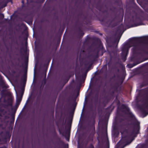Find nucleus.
Instances as JSON below:
<instances>
[{
    "instance_id": "nucleus-1",
    "label": "nucleus",
    "mask_w": 148,
    "mask_h": 148,
    "mask_svg": "<svg viewBox=\"0 0 148 148\" xmlns=\"http://www.w3.org/2000/svg\"><path fill=\"white\" fill-rule=\"evenodd\" d=\"M130 5L127 10L128 11L129 14L132 16L131 22L132 23V27H135L144 25L143 23L144 18L140 15L142 11L136 5L134 0H127V6Z\"/></svg>"
},
{
    "instance_id": "nucleus-2",
    "label": "nucleus",
    "mask_w": 148,
    "mask_h": 148,
    "mask_svg": "<svg viewBox=\"0 0 148 148\" xmlns=\"http://www.w3.org/2000/svg\"><path fill=\"white\" fill-rule=\"evenodd\" d=\"M140 130V123L138 121L129 124L128 128L121 132L122 138L119 142V145H123V148L127 145L129 144L132 141L131 138L132 136L135 134L139 133ZM119 147L115 148H118Z\"/></svg>"
},
{
    "instance_id": "nucleus-3",
    "label": "nucleus",
    "mask_w": 148,
    "mask_h": 148,
    "mask_svg": "<svg viewBox=\"0 0 148 148\" xmlns=\"http://www.w3.org/2000/svg\"><path fill=\"white\" fill-rule=\"evenodd\" d=\"M138 38L133 37L129 39V44L126 43L123 45L122 48V52L121 54L122 60L124 62L126 60L127 56L128 54L130 48L133 46L132 51L134 55H138L140 53V51L142 50L143 45L141 42H138Z\"/></svg>"
},
{
    "instance_id": "nucleus-4",
    "label": "nucleus",
    "mask_w": 148,
    "mask_h": 148,
    "mask_svg": "<svg viewBox=\"0 0 148 148\" xmlns=\"http://www.w3.org/2000/svg\"><path fill=\"white\" fill-rule=\"evenodd\" d=\"M116 10V8H114V15H115V17L112 20H109L108 21L106 22V19L104 18L99 19L101 24L108 27H114L116 26L117 25L116 21L121 19L123 20V9H120L119 10H117L116 12H115Z\"/></svg>"
},
{
    "instance_id": "nucleus-5",
    "label": "nucleus",
    "mask_w": 148,
    "mask_h": 148,
    "mask_svg": "<svg viewBox=\"0 0 148 148\" xmlns=\"http://www.w3.org/2000/svg\"><path fill=\"white\" fill-rule=\"evenodd\" d=\"M93 40L95 41L96 45L98 46L97 48V53L91 55L90 56L92 58L90 62L93 63L97 60V59L99 57V55L100 56H102L103 53L106 52V51L104 48L100 39L97 37L93 38Z\"/></svg>"
},
{
    "instance_id": "nucleus-6",
    "label": "nucleus",
    "mask_w": 148,
    "mask_h": 148,
    "mask_svg": "<svg viewBox=\"0 0 148 148\" xmlns=\"http://www.w3.org/2000/svg\"><path fill=\"white\" fill-rule=\"evenodd\" d=\"M118 110L127 115L128 117L130 118L132 120H136L135 117L133 114L130 111V109L127 105L122 104L120 107H118Z\"/></svg>"
},
{
    "instance_id": "nucleus-7",
    "label": "nucleus",
    "mask_w": 148,
    "mask_h": 148,
    "mask_svg": "<svg viewBox=\"0 0 148 148\" xmlns=\"http://www.w3.org/2000/svg\"><path fill=\"white\" fill-rule=\"evenodd\" d=\"M147 90V94L145 97L144 103L140 108L141 112L144 116L148 114V89Z\"/></svg>"
},
{
    "instance_id": "nucleus-8",
    "label": "nucleus",
    "mask_w": 148,
    "mask_h": 148,
    "mask_svg": "<svg viewBox=\"0 0 148 148\" xmlns=\"http://www.w3.org/2000/svg\"><path fill=\"white\" fill-rule=\"evenodd\" d=\"M137 3L148 13V0H137Z\"/></svg>"
},
{
    "instance_id": "nucleus-9",
    "label": "nucleus",
    "mask_w": 148,
    "mask_h": 148,
    "mask_svg": "<svg viewBox=\"0 0 148 148\" xmlns=\"http://www.w3.org/2000/svg\"><path fill=\"white\" fill-rule=\"evenodd\" d=\"M119 39V38H116L114 40L110 39L107 40L106 41L109 47H115V44L116 43L117 45L116 47H117Z\"/></svg>"
},
{
    "instance_id": "nucleus-10",
    "label": "nucleus",
    "mask_w": 148,
    "mask_h": 148,
    "mask_svg": "<svg viewBox=\"0 0 148 148\" xmlns=\"http://www.w3.org/2000/svg\"><path fill=\"white\" fill-rule=\"evenodd\" d=\"M95 116L93 115L92 116L91 118V119L92 118L93 119L92 123L90 126V129L91 130L90 135H92V136H94L95 133Z\"/></svg>"
},
{
    "instance_id": "nucleus-11",
    "label": "nucleus",
    "mask_w": 148,
    "mask_h": 148,
    "mask_svg": "<svg viewBox=\"0 0 148 148\" xmlns=\"http://www.w3.org/2000/svg\"><path fill=\"white\" fill-rule=\"evenodd\" d=\"M148 85V73L143 77V82L140 85L141 88Z\"/></svg>"
},
{
    "instance_id": "nucleus-12",
    "label": "nucleus",
    "mask_w": 148,
    "mask_h": 148,
    "mask_svg": "<svg viewBox=\"0 0 148 148\" xmlns=\"http://www.w3.org/2000/svg\"><path fill=\"white\" fill-rule=\"evenodd\" d=\"M27 5L29 4L32 5L35 3H42L45 0H27Z\"/></svg>"
},
{
    "instance_id": "nucleus-13",
    "label": "nucleus",
    "mask_w": 148,
    "mask_h": 148,
    "mask_svg": "<svg viewBox=\"0 0 148 148\" xmlns=\"http://www.w3.org/2000/svg\"><path fill=\"white\" fill-rule=\"evenodd\" d=\"M79 26H78L77 28V32H78V36L80 38H82L84 34L82 29V24H79Z\"/></svg>"
},
{
    "instance_id": "nucleus-14",
    "label": "nucleus",
    "mask_w": 148,
    "mask_h": 148,
    "mask_svg": "<svg viewBox=\"0 0 148 148\" xmlns=\"http://www.w3.org/2000/svg\"><path fill=\"white\" fill-rule=\"evenodd\" d=\"M5 91L6 90H3L1 91L0 94L1 98H5L6 97H10L12 96V94L10 92H7L5 93Z\"/></svg>"
},
{
    "instance_id": "nucleus-15",
    "label": "nucleus",
    "mask_w": 148,
    "mask_h": 148,
    "mask_svg": "<svg viewBox=\"0 0 148 148\" xmlns=\"http://www.w3.org/2000/svg\"><path fill=\"white\" fill-rule=\"evenodd\" d=\"M11 134L9 131L6 132L3 134V140L5 142H7V139L9 140L10 139Z\"/></svg>"
},
{
    "instance_id": "nucleus-16",
    "label": "nucleus",
    "mask_w": 148,
    "mask_h": 148,
    "mask_svg": "<svg viewBox=\"0 0 148 148\" xmlns=\"http://www.w3.org/2000/svg\"><path fill=\"white\" fill-rule=\"evenodd\" d=\"M51 44H50L48 45H47V42L45 43L44 45V52L45 53H48L51 50Z\"/></svg>"
},
{
    "instance_id": "nucleus-17",
    "label": "nucleus",
    "mask_w": 148,
    "mask_h": 148,
    "mask_svg": "<svg viewBox=\"0 0 148 148\" xmlns=\"http://www.w3.org/2000/svg\"><path fill=\"white\" fill-rule=\"evenodd\" d=\"M0 85L3 88H7L8 86L5 84V82L3 79V77L0 74Z\"/></svg>"
},
{
    "instance_id": "nucleus-18",
    "label": "nucleus",
    "mask_w": 148,
    "mask_h": 148,
    "mask_svg": "<svg viewBox=\"0 0 148 148\" xmlns=\"http://www.w3.org/2000/svg\"><path fill=\"white\" fill-rule=\"evenodd\" d=\"M24 92L22 91L21 92V95L20 96H17L16 98V107H18L22 99V96Z\"/></svg>"
},
{
    "instance_id": "nucleus-19",
    "label": "nucleus",
    "mask_w": 148,
    "mask_h": 148,
    "mask_svg": "<svg viewBox=\"0 0 148 148\" xmlns=\"http://www.w3.org/2000/svg\"><path fill=\"white\" fill-rule=\"evenodd\" d=\"M113 103L111 104L109 106L105 109V111L107 114L111 113L114 108V106H113Z\"/></svg>"
},
{
    "instance_id": "nucleus-20",
    "label": "nucleus",
    "mask_w": 148,
    "mask_h": 148,
    "mask_svg": "<svg viewBox=\"0 0 148 148\" xmlns=\"http://www.w3.org/2000/svg\"><path fill=\"white\" fill-rule=\"evenodd\" d=\"M60 122L62 123V126L60 128H59V132L60 134L62 133V132L64 129V126L65 123V122L64 123V119H60Z\"/></svg>"
},
{
    "instance_id": "nucleus-21",
    "label": "nucleus",
    "mask_w": 148,
    "mask_h": 148,
    "mask_svg": "<svg viewBox=\"0 0 148 148\" xmlns=\"http://www.w3.org/2000/svg\"><path fill=\"white\" fill-rule=\"evenodd\" d=\"M101 1L100 0L96 4V9L101 11L103 8V5L101 4Z\"/></svg>"
},
{
    "instance_id": "nucleus-22",
    "label": "nucleus",
    "mask_w": 148,
    "mask_h": 148,
    "mask_svg": "<svg viewBox=\"0 0 148 148\" xmlns=\"http://www.w3.org/2000/svg\"><path fill=\"white\" fill-rule=\"evenodd\" d=\"M9 97L10 98H8L6 102L8 106H11L12 105L13 99L12 97V96Z\"/></svg>"
},
{
    "instance_id": "nucleus-23",
    "label": "nucleus",
    "mask_w": 148,
    "mask_h": 148,
    "mask_svg": "<svg viewBox=\"0 0 148 148\" xmlns=\"http://www.w3.org/2000/svg\"><path fill=\"white\" fill-rule=\"evenodd\" d=\"M70 77H66L64 80L63 83L62 84V85L61 87V88H62L64 85L68 82L69 79Z\"/></svg>"
},
{
    "instance_id": "nucleus-24",
    "label": "nucleus",
    "mask_w": 148,
    "mask_h": 148,
    "mask_svg": "<svg viewBox=\"0 0 148 148\" xmlns=\"http://www.w3.org/2000/svg\"><path fill=\"white\" fill-rule=\"evenodd\" d=\"M90 37L87 36L85 39V41L84 42V44H88L90 42Z\"/></svg>"
},
{
    "instance_id": "nucleus-25",
    "label": "nucleus",
    "mask_w": 148,
    "mask_h": 148,
    "mask_svg": "<svg viewBox=\"0 0 148 148\" xmlns=\"http://www.w3.org/2000/svg\"><path fill=\"white\" fill-rule=\"evenodd\" d=\"M4 17V15L3 14H0V27L1 25H2L3 23V21L2 20L3 19Z\"/></svg>"
},
{
    "instance_id": "nucleus-26",
    "label": "nucleus",
    "mask_w": 148,
    "mask_h": 148,
    "mask_svg": "<svg viewBox=\"0 0 148 148\" xmlns=\"http://www.w3.org/2000/svg\"><path fill=\"white\" fill-rule=\"evenodd\" d=\"M83 21H85V24L86 25H88L90 23V20L89 19H87L86 16H84Z\"/></svg>"
},
{
    "instance_id": "nucleus-27",
    "label": "nucleus",
    "mask_w": 148,
    "mask_h": 148,
    "mask_svg": "<svg viewBox=\"0 0 148 148\" xmlns=\"http://www.w3.org/2000/svg\"><path fill=\"white\" fill-rule=\"evenodd\" d=\"M101 86H99L98 87L96 91L97 92V94H96V96H97V99H96L95 101V103H97L98 102V93H99V89L100 88Z\"/></svg>"
},
{
    "instance_id": "nucleus-28",
    "label": "nucleus",
    "mask_w": 148,
    "mask_h": 148,
    "mask_svg": "<svg viewBox=\"0 0 148 148\" xmlns=\"http://www.w3.org/2000/svg\"><path fill=\"white\" fill-rule=\"evenodd\" d=\"M114 102H115L116 103V105L117 106V109L118 107H120L121 105V102L119 100H117V97H116V99H115Z\"/></svg>"
},
{
    "instance_id": "nucleus-29",
    "label": "nucleus",
    "mask_w": 148,
    "mask_h": 148,
    "mask_svg": "<svg viewBox=\"0 0 148 148\" xmlns=\"http://www.w3.org/2000/svg\"><path fill=\"white\" fill-rule=\"evenodd\" d=\"M124 28V26L123 24H121L119 25L117 28L116 29L117 31H120Z\"/></svg>"
},
{
    "instance_id": "nucleus-30",
    "label": "nucleus",
    "mask_w": 148,
    "mask_h": 148,
    "mask_svg": "<svg viewBox=\"0 0 148 148\" xmlns=\"http://www.w3.org/2000/svg\"><path fill=\"white\" fill-rule=\"evenodd\" d=\"M83 79V76H81L80 75L78 77V79L79 80L80 82L82 81V80Z\"/></svg>"
},
{
    "instance_id": "nucleus-31",
    "label": "nucleus",
    "mask_w": 148,
    "mask_h": 148,
    "mask_svg": "<svg viewBox=\"0 0 148 148\" xmlns=\"http://www.w3.org/2000/svg\"><path fill=\"white\" fill-rule=\"evenodd\" d=\"M115 3L118 5H120L121 3V0H117L115 1Z\"/></svg>"
},
{
    "instance_id": "nucleus-32",
    "label": "nucleus",
    "mask_w": 148,
    "mask_h": 148,
    "mask_svg": "<svg viewBox=\"0 0 148 148\" xmlns=\"http://www.w3.org/2000/svg\"><path fill=\"white\" fill-rule=\"evenodd\" d=\"M48 21V20L46 19L43 18L41 20V23H44L45 22H47Z\"/></svg>"
},
{
    "instance_id": "nucleus-33",
    "label": "nucleus",
    "mask_w": 148,
    "mask_h": 148,
    "mask_svg": "<svg viewBox=\"0 0 148 148\" xmlns=\"http://www.w3.org/2000/svg\"><path fill=\"white\" fill-rule=\"evenodd\" d=\"M4 42V44L5 45V46L6 49H7L8 50H9V48L7 45V44L5 43V42L6 41V40H5L4 39H3Z\"/></svg>"
},
{
    "instance_id": "nucleus-34",
    "label": "nucleus",
    "mask_w": 148,
    "mask_h": 148,
    "mask_svg": "<svg viewBox=\"0 0 148 148\" xmlns=\"http://www.w3.org/2000/svg\"><path fill=\"white\" fill-rule=\"evenodd\" d=\"M88 148H95L94 146L92 143H90L88 146Z\"/></svg>"
},
{
    "instance_id": "nucleus-35",
    "label": "nucleus",
    "mask_w": 148,
    "mask_h": 148,
    "mask_svg": "<svg viewBox=\"0 0 148 148\" xmlns=\"http://www.w3.org/2000/svg\"><path fill=\"white\" fill-rule=\"evenodd\" d=\"M25 1L24 0H22L21 1V3H22V7L23 8H24L26 7V6L24 3Z\"/></svg>"
},
{
    "instance_id": "nucleus-36",
    "label": "nucleus",
    "mask_w": 148,
    "mask_h": 148,
    "mask_svg": "<svg viewBox=\"0 0 148 148\" xmlns=\"http://www.w3.org/2000/svg\"><path fill=\"white\" fill-rule=\"evenodd\" d=\"M59 139L60 140V143L62 145H64V142L61 140L60 139V138H59Z\"/></svg>"
},
{
    "instance_id": "nucleus-37",
    "label": "nucleus",
    "mask_w": 148,
    "mask_h": 148,
    "mask_svg": "<svg viewBox=\"0 0 148 148\" xmlns=\"http://www.w3.org/2000/svg\"><path fill=\"white\" fill-rule=\"evenodd\" d=\"M20 73H19L15 77L16 78H18L20 76Z\"/></svg>"
},
{
    "instance_id": "nucleus-38",
    "label": "nucleus",
    "mask_w": 148,
    "mask_h": 148,
    "mask_svg": "<svg viewBox=\"0 0 148 148\" xmlns=\"http://www.w3.org/2000/svg\"><path fill=\"white\" fill-rule=\"evenodd\" d=\"M79 19L78 18L76 21V25H77V24L79 23Z\"/></svg>"
},
{
    "instance_id": "nucleus-39",
    "label": "nucleus",
    "mask_w": 148,
    "mask_h": 148,
    "mask_svg": "<svg viewBox=\"0 0 148 148\" xmlns=\"http://www.w3.org/2000/svg\"><path fill=\"white\" fill-rule=\"evenodd\" d=\"M42 81L43 82H44V84H45L46 83V81L45 78L42 80Z\"/></svg>"
},
{
    "instance_id": "nucleus-40",
    "label": "nucleus",
    "mask_w": 148,
    "mask_h": 148,
    "mask_svg": "<svg viewBox=\"0 0 148 148\" xmlns=\"http://www.w3.org/2000/svg\"><path fill=\"white\" fill-rule=\"evenodd\" d=\"M145 19L148 21V15H146L145 16Z\"/></svg>"
},
{
    "instance_id": "nucleus-41",
    "label": "nucleus",
    "mask_w": 148,
    "mask_h": 148,
    "mask_svg": "<svg viewBox=\"0 0 148 148\" xmlns=\"http://www.w3.org/2000/svg\"><path fill=\"white\" fill-rule=\"evenodd\" d=\"M78 15L79 16H84V15L82 13H80Z\"/></svg>"
},
{
    "instance_id": "nucleus-42",
    "label": "nucleus",
    "mask_w": 148,
    "mask_h": 148,
    "mask_svg": "<svg viewBox=\"0 0 148 148\" xmlns=\"http://www.w3.org/2000/svg\"><path fill=\"white\" fill-rule=\"evenodd\" d=\"M103 68H105L106 69H107V65H106L104 66Z\"/></svg>"
},
{
    "instance_id": "nucleus-43",
    "label": "nucleus",
    "mask_w": 148,
    "mask_h": 148,
    "mask_svg": "<svg viewBox=\"0 0 148 148\" xmlns=\"http://www.w3.org/2000/svg\"><path fill=\"white\" fill-rule=\"evenodd\" d=\"M11 116H12V118L14 119V114H12Z\"/></svg>"
},
{
    "instance_id": "nucleus-44",
    "label": "nucleus",
    "mask_w": 148,
    "mask_h": 148,
    "mask_svg": "<svg viewBox=\"0 0 148 148\" xmlns=\"http://www.w3.org/2000/svg\"><path fill=\"white\" fill-rule=\"evenodd\" d=\"M9 39H12V36H10L9 37Z\"/></svg>"
},
{
    "instance_id": "nucleus-45",
    "label": "nucleus",
    "mask_w": 148,
    "mask_h": 148,
    "mask_svg": "<svg viewBox=\"0 0 148 148\" xmlns=\"http://www.w3.org/2000/svg\"><path fill=\"white\" fill-rule=\"evenodd\" d=\"M67 100L68 102H69L70 101L69 99H67Z\"/></svg>"
},
{
    "instance_id": "nucleus-46",
    "label": "nucleus",
    "mask_w": 148,
    "mask_h": 148,
    "mask_svg": "<svg viewBox=\"0 0 148 148\" xmlns=\"http://www.w3.org/2000/svg\"><path fill=\"white\" fill-rule=\"evenodd\" d=\"M54 135H57V134H56V131H54Z\"/></svg>"
},
{
    "instance_id": "nucleus-47",
    "label": "nucleus",
    "mask_w": 148,
    "mask_h": 148,
    "mask_svg": "<svg viewBox=\"0 0 148 148\" xmlns=\"http://www.w3.org/2000/svg\"><path fill=\"white\" fill-rule=\"evenodd\" d=\"M84 106H85V105H84V107H83V111H82V113H83V110H84Z\"/></svg>"
},
{
    "instance_id": "nucleus-48",
    "label": "nucleus",
    "mask_w": 148,
    "mask_h": 148,
    "mask_svg": "<svg viewBox=\"0 0 148 148\" xmlns=\"http://www.w3.org/2000/svg\"><path fill=\"white\" fill-rule=\"evenodd\" d=\"M9 35H10V36H11V33H10L9 34Z\"/></svg>"
},
{
    "instance_id": "nucleus-49",
    "label": "nucleus",
    "mask_w": 148,
    "mask_h": 148,
    "mask_svg": "<svg viewBox=\"0 0 148 148\" xmlns=\"http://www.w3.org/2000/svg\"><path fill=\"white\" fill-rule=\"evenodd\" d=\"M145 53H146L147 54H148V51H146V52H145Z\"/></svg>"
},
{
    "instance_id": "nucleus-50",
    "label": "nucleus",
    "mask_w": 148,
    "mask_h": 148,
    "mask_svg": "<svg viewBox=\"0 0 148 148\" xmlns=\"http://www.w3.org/2000/svg\"><path fill=\"white\" fill-rule=\"evenodd\" d=\"M124 121V119H121V121Z\"/></svg>"
},
{
    "instance_id": "nucleus-51",
    "label": "nucleus",
    "mask_w": 148,
    "mask_h": 148,
    "mask_svg": "<svg viewBox=\"0 0 148 148\" xmlns=\"http://www.w3.org/2000/svg\"><path fill=\"white\" fill-rule=\"evenodd\" d=\"M26 79H24L23 81V82H26Z\"/></svg>"
},
{
    "instance_id": "nucleus-52",
    "label": "nucleus",
    "mask_w": 148,
    "mask_h": 148,
    "mask_svg": "<svg viewBox=\"0 0 148 148\" xmlns=\"http://www.w3.org/2000/svg\"><path fill=\"white\" fill-rule=\"evenodd\" d=\"M1 98H1H0V101H1V98Z\"/></svg>"
},
{
    "instance_id": "nucleus-53",
    "label": "nucleus",
    "mask_w": 148,
    "mask_h": 148,
    "mask_svg": "<svg viewBox=\"0 0 148 148\" xmlns=\"http://www.w3.org/2000/svg\"><path fill=\"white\" fill-rule=\"evenodd\" d=\"M33 113H34V111L33 112H32Z\"/></svg>"
},
{
    "instance_id": "nucleus-54",
    "label": "nucleus",
    "mask_w": 148,
    "mask_h": 148,
    "mask_svg": "<svg viewBox=\"0 0 148 148\" xmlns=\"http://www.w3.org/2000/svg\"><path fill=\"white\" fill-rule=\"evenodd\" d=\"M100 34V35H102V34Z\"/></svg>"
},
{
    "instance_id": "nucleus-55",
    "label": "nucleus",
    "mask_w": 148,
    "mask_h": 148,
    "mask_svg": "<svg viewBox=\"0 0 148 148\" xmlns=\"http://www.w3.org/2000/svg\"><path fill=\"white\" fill-rule=\"evenodd\" d=\"M97 148H100L99 147H97Z\"/></svg>"
},
{
    "instance_id": "nucleus-56",
    "label": "nucleus",
    "mask_w": 148,
    "mask_h": 148,
    "mask_svg": "<svg viewBox=\"0 0 148 148\" xmlns=\"http://www.w3.org/2000/svg\"><path fill=\"white\" fill-rule=\"evenodd\" d=\"M90 121H89V123H90Z\"/></svg>"
},
{
    "instance_id": "nucleus-57",
    "label": "nucleus",
    "mask_w": 148,
    "mask_h": 148,
    "mask_svg": "<svg viewBox=\"0 0 148 148\" xmlns=\"http://www.w3.org/2000/svg\"><path fill=\"white\" fill-rule=\"evenodd\" d=\"M114 130H115V127H114Z\"/></svg>"
},
{
    "instance_id": "nucleus-58",
    "label": "nucleus",
    "mask_w": 148,
    "mask_h": 148,
    "mask_svg": "<svg viewBox=\"0 0 148 148\" xmlns=\"http://www.w3.org/2000/svg\"><path fill=\"white\" fill-rule=\"evenodd\" d=\"M119 143H118L117 144V145H117Z\"/></svg>"
}]
</instances>
